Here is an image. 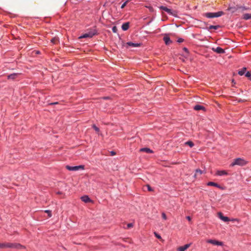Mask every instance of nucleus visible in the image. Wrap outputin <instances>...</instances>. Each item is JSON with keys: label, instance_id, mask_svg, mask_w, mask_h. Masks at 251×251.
Returning <instances> with one entry per match:
<instances>
[{"label": "nucleus", "instance_id": "58836bf2", "mask_svg": "<svg viewBox=\"0 0 251 251\" xmlns=\"http://www.w3.org/2000/svg\"><path fill=\"white\" fill-rule=\"evenodd\" d=\"M244 16H251V14H245L244 15Z\"/></svg>", "mask_w": 251, "mask_h": 251}, {"label": "nucleus", "instance_id": "6e6552de", "mask_svg": "<svg viewBox=\"0 0 251 251\" xmlns=\"http://www.w3.org/2000/svg\"><path fill=\"white\" fill-rule=\"evenodd\" d=\"M218 216L221 220L225 222H227L230 221L229 219L227 217L224 216L221 212L218 213Z\"/></svg>", "mask_w": 251, "mask_h": 251}, {"label": "nucleus", "instance_id": "20e7f679", "mask_svg": "<svg viewBox=\"0 0 251 251\" xmlns=\"http://www.w3.org/2000/svg\"><path fill=\"white\" fill-rule=\"evenodd\" d=\"M96 34V32L95 30L90 31L87 33L83 34L79 38H91Z\"/></svg>", "mask_w": 251, "mask_h": 251}, {"label": "nucleus", "instance_id": "c85d7f7f", "mask_svg": "<svg viewBox=\"0 0 251 251\" xmlns=\"http://www.w3.org/2000/svg\"><path fill=\"white\" fill-rule=\"evenodd\" d=\"M133 226V225L132 223H129L127 225V228H129L132 227Z\"/></svg>", "mask_w": 251, "mask_h": 251}, {"label": "nucleus", "instance_id": "393cba45", "mask_svg": "<svg viewBox=\"0 0 251 251\" xmlns=\"http://www.w3.org/2000/svg\"><path fill=\"white\" fill-rule=\"evenodd\" d=\"M245 76L251 80V72H247L245 74Z\"/></svg>", "mask_w": 251, "mask_h": 251}, {"label": "nucleus", "instance_id": "aec40b11", "mask_svg": "<svg viewBox=\"0 0 251 251\" xmlns=\"http://www.w3.org/2000/svg\"><path fill=\"white\" fill-rule=\"evenodd\" d=\"M59 41L58 37H55L51 39V42L53 44H57Z\"/></svg>", "mask_w": 251, "mask_h": 251}, {"label": "nucleus", "instance_id": "4be33fe9", "mask_svg": "<svg viewBox=\"0 0 251 251\" xmlns=\"http://www.w3.org/2000/svg\"><path fill=\"white\" fill-rule=\"evenodd\" d=\"M202 172H202V171L200 169H197V170H196V173H195V175H194V176H195V177H196V176H198V175H201V174H202Z\"/></svg>", "mask_w": 251, "mask_h": 251}, {"label": "nucleus", "instance_id": "a211bd4d", "mask_svg": "<svg viewBox=\"0 0 251 251\" xmlns=\"http://www.w3.org/2000/svg\"><path fill=\"white\" fill-rule=\"evenodd\" d=\"M141 151H145L147 153H152L153 151L147 148H142L140 149Z\"/></svg>", "mask_w": 251, "mask_h": 251}, {"label": "nucleus", "instance_id": "39448f33", "mask_svg": "<svg viewBox=\"0 0 251 251\" xmlns=\"http://www.w3.org/2000/svg\"><path fill=\"white\" fill-rule=\"evenodd\" d=\"M208 243H210L211 244L217 246H223V243L221 241H219L216 240L209 239L207 240L206 241Z\"/></svg>", "mask_w": 251, "mask_h": 251}, {"label": "nucleus", "instance_id": "f3484780", "mask_svg": "<svg viewBox=\"0 0 251 251\" xmlns=\"http://www.w3.org/2000/svg\"><path fill=\"white\" fill-rule=\"evenodd\" d=\"M207 185L217 187L218 188H221L220 186L216 183L213 182H209L207 183Z\"/></svg>", "mask_w": 251, "mask_h": 251}, {"label": "nucleus", "instance_id": "79ce46f5", "mask_svg": "<svg viewBox=\"0 0 251 251\" xmlns=\"http://www.w3.org/2000/svg\"><path fill=\"white\" fill-rule=\"evenodd\" d=\"M57 194H59V195H60V194H62V192H58L57 193Z\"/></svg>", "mask_w": 251, "mask_h": 251}, {"label": "nucleus", "instance_id": "6ab92c4d", "mask_svg": "<svg viewBox=\"0 0 251 251\" xmlns=\"http://www.w3.org/2000/svg\"><path fill=\"white\" fill-rule=\"evenodd\" d=\"M247 68L246 67L243 68L241 70L239 71L238 74L240 75H243L246 72Z\"/></svg>", "mask_w": 251, "mask_h": 251}, {"label": "nucleus", "instance_id": "72a5a7b5", "mask_svg": "<svg viewBox=\"0 0 251 251\" xmlns=\"http://www.w3.org/2000/svg\"><path fill=\"white\" fill-rule=\"evenodd\" d=\"M183 41V39L182 38H179L177 40V42L178 43H181Z\"/></svg>", "mask_w": 251, "mask_h": 251}, {"label": "nucleus", "instance_id": "2f4dec72", "mask_svg": "<svg viewBox=\"0 0 251 251\" xmlns=\"http://www.w3.org/2000/svg\"><path fill=\"white\" fill-rule=\"evenodd\" d=\"M162 218L164 220H166L167 219V216H166V214L164 213H162Z\"/></svg>", "mask_w": 251, "mask_h": 251}, {"label": "nucleus", "instance_id": "ddd939ff", "mask_svg": "<svg viewBox=\"0 0 251 251\" xmlns=\"http://www.w3.org/2000/svg\"><path fill=\"white\" fill-rule=\"evenodd\" d=\"M18 75H19L18 74L14 73V74L8 75L7 76V78H8V79H9L14 80L17 77V76Z\"/></svg>", "mask_w": 251, "mask_h": 251}, {"label": "nucleus", "instance_id": "cd10ccee", "mask_svg": "<svg viewBox=\"0 0 251 251\" xmlns=\"http://www.w3.org/2000/svg\"><path fill=\"white\" fill-rule=\"evenodd\" d=\"M45 212L48 214V216H49V217H51V211H50V210H46V211H45Z\"/></svg>", "mask_w": 251, "mask_h": 251}, {"label": "nucleus", "instance_id": "5701e85b", "mask_svg": "<svg viewBox=\"0 0 251 251\" xmlns=\"http://www.w3.org/2000/svg\"><path fill=\"white\" fill-rule=\"evenodd\" d=\"M185 144L188 145L191 148L193 147L194 145V143L191 141H189L185 142Z\"/></svg>", "mask_w": 251, "mask_h": 251}, {"label": "nucleus", "instance_id": "c9c22d12", "mask_svg": "<svg viewBox=\"0 0 251 251\" xmlns=\"http://www.w3.org/2000/svg\"><path fill=\"white\" fill-rule=\"evenodd\" d=\"M183 50L187 53H188V50L186 48H183Z\"/></svg>", "mask_w": 251, "mask_h": 251}, {"label": "nucleus", "instance_id": "e433bc0d", "mask_svg": "<svg viewBox=\"0 0 251 251\" xmlns=\"http://www.w3.org/2000/svg\"><path fill=\"white\" fill-rule=\"evenodd\" d=\"M186 219L189 221H191V218L190 216H187L186 217Z\"/></svg>", "mask_w": 251, "mask_h": 251}, {"label": "nucleus", "instance_id": "9d476101", "mask_svg": "<svg viewBox=\"0 0 251 251\" xmlns=\"http://www.w3.org/2000/svg\"><path fill=\"white\" fill-rule=\"evenodd\" d=\"M212 50L218 53H220V54H221V53H225V50H223V49H222L220 47H217L216 48H212Z\"/></svg>", "mask_w": 251, "mask_h": 251}, {"label": "nucleus", "instance_id": "9b49d317", "mask_svg": "<svg viewBox=\"0 0 251 251\" xmlns=\"http://www.w3.org/2000/svg\"><path fill=\"white\" fill-rule=\"evenodd\" d=\"M126 45L127 46H130V47H133V48L138 47L140 46V44L133 43H132L131 42H127L126 43Z\"/></svg>", "mask_w": 251, "mask_h": 251}, {"label": "nucleus", "instance_id": "7c9ffc66", "mask_svg": "<svg viewBox=\"0 0 251 251\" xmlns=\"http://www.w3.org/2000/svg\"><path fill=\"white\" fill-rule=\"evenodd\" d=\"M147 187L148 188V190L149 191H153L152 189L151 188V187L149 185H147Z\"/></svg>", "mask_w": 251, "mask_h": 251}, {"label": "nucleus", "instance_id": "7ed1b4c3", "mask_svg": "<svg viewBox=\"0 0 251 251\" xmlns=\"http://www.w3.org/2000/svg\"><path fill=\"white\" fill-rule=\"evenodd\" d=\"M66 168L67 170L69 171H76L79 169H84V166L83 165H79V166H70L69 165H67L66 166Z\"/></svg>", "mask_w": 251, "mask_h": 251}, {"label": "nucleus", "instance_id": "f03ea898", "mask_svg": "<svg viewBox=\"0 0 251 251\" xmlns=\"http://www.w3.org/2000/svg\"><path fill=\"white\" fill-rule=\"evenodd\" d=\"M5 248H15L17 249H25V247L19 243H6Z\"/></svg>", "mask_w": 251, "mask_h": 251}, {"label": "nucleus", "instance_id": "37998d69", "mask_svg": "<svg viewBox=\"0 0 251 251\" xmlns=\"http://www.w3.org/2000/svg\"><path fill=\"white\" fill-rule=\"evenodd\" d=\"M125 5H126V3H124V4L122 5V8H123V7L125 6Z\"/></svg>", "mask_w": 251, "mask_h": 251}, {"label": "nucleus", "instance_id": "f704fd0d", "mask_svg": "<svg viewBox=\"0 0 251 251\" xmlns=\"http://www.w3.org/2000/svg\"><path fill=\"white\" fill-rule=\"evenodd\" d=\"M251 18V17H244V19L245 20H248L250 19Z\"/></svg>", "mask_w": 251, "mask_h": 251}, {"label": "nucleus", "instance_id": "dca6fc26", "mask_svg": "<svg viewBox=\"0 0 251 251\" xmlns=\"http://www.w3.org/2000/svg\"><path fill=\"white\" fill-rule=\"evenodd\" d=\"M216 174L219 176H224L228 175L227 172L224 170L218 171L216 173Z\"/></svg>", "mask_w": 251, "mask_h": 251}, {"label": "nucleus", "instance_id": "0eeeda50", "mask_svg": "<svg viewBox=\"0 0 251 251\" xmlns=\"http://www.w3.org/2000/svg\"><path fill=\"white\" fill-rule=\"evenodd\" d=\"M160 9L162 10H164L166 12H167L170 15H176V14L173 13L172 11V10L170 9H169L167 7H165V6H161L160 7Z\"/></svg>", "mask_w": 251, "mask_h": 251}, {"label": "nucleus", "instance_id": "2eb2a0df", "mask_svg": "<svg viewBox=\"0 0 251 251\" xmlns=\"http://www.w3.org/2000/svg\"><path fill=\"white\" fill-rule=\"evenodd\" d=\"M81 199L83 201L86 203L90 202L91 201L90 198L87 196H82L81 198Z\"/></svg>", "mask_w": 251, "mask_h": 251}, {"label": "nucleus", "instance_id": "ea45409f", "mask_svg": "<svg viewBox=\"0 0 251 251\" xmlns=\"http://www.w3.org/2000/svg\"><path fill=\"white\" fill-rule=\"evenodd\" d=\"M233 9H234V8H230L229 9V10H232V12H234V11L233 10Z\"/></svg>", "mask_w": 251, "mask_h": 251}, {"label": "nucleus", "instance_id": "f257e3e1", "mask_svg": "<svg viewBox=\"0 0 251 251\" xmlns=\"http://www.w3.org/2000/svg\"><path fill=\"white\" fill-rule=\"evenodd\" d=\"M247 163V162L244 159L241 158H238L234 159V161L231 164L230 166H234L235 165H238L243 166L246 165Z\"/></svg>", "mask_w": 251, "mask_h": 251}, {"label": "nucleus", "instance_id": "4c0bfd02", "mask_svg": "<svg viewBox=\"0 0 251 251\" xmlns=\"http://www.w3.org/2000/svg\"><path fill=\"white\" fill-rule=\"evenodd\" d=\"M111 154L112 155H114L115 154V152L113 151H111Z\"/></svg>", "mask_w": 251, "mask_h": 251}, {"label": "nucleus", "instance_id": "c756f323", "mask_svg": "<svg viewBox=\"0 0 251 251\" xmlns=\"http://www.w3.org/2000/svg\"><path fill=\"white\" fill-rule=\"evenodd\" d=\"M154 235L156 236V237L158 239H161V236L160 235H159L158 234H157L156 232H154Z\"/></svg>", "mask_w": 251, "mask_h": 251}, {"label": "nucleus", "instance_id": "a878e982", "mask_svg": "<svg viewBox=\"0 0 251 251\" xmlns=\"http://www.w3.org/2000/svg\"><path fill=\"white\" fill-rule=\"evenodd\" d=\"M112 31L114 32V33H117V31H118V29H117V28L116 26H114L112 27Z\"/></svg>", "mask_w": 251, "mask_h": 251}, {"label": "nucleus", "instance_id": "412c9836", "mask_svg": "<svg viewBox=\"0 0 251 251\" xmlns=\"http://www.w3.org/2000/svg\"><path fill=\"white\" fill-rule=\"evenodd\" d=\"M204 108L200 105H196L194 106V109L196 110H200L201 109H203Z\"/></svg>", "mask_w": 251, "mask_h": 251}, {"label": "nucleus", "instance_id": "a19ab883", "mask_svg": "<svg viewBox=\"0 0 251 251\" xmlns=\"http://www.w3.org/2000/svg\"><path fill=\"white\" fill-rule=\"evenodd\" d=\"M58 103V102H54V103H51V104H57Z\"/></svg>", "mask_w": 251, "mask_h": 251}, {"label": "nucleus", "instance_id": "bb28decb", "mask_svg": "<svg viewBox=\"0 0 251 251\" xmlns=\"http://www.w3.org/2000/svg\"><path fill=\"white\" fill-rule=\"evenodd\" d=\"M93 127L97 132H99L100 131L99 128L98 127H97L95 125H93Z\"/></svg>", "mask_w": 251, "mask_h": 251}, {"label": "nucleus", "instance_id": "473e14b6", "mask_svg": "<svg viewBox=\"0 0 251 251\" xmlns=\"http://www.w3.org/2000/svg\"><path fill=\"white\" fill-rule=\"evenodd\" d=\"M5 248V244L0 243V248Z\"/></svg>", "mask_w": 251, "mask_h": 251}, {"label": "nucleus", "instance_id": "4468645a", "mask_svg": "<svg viewBox=\"0 0 251 251\" xmlns=\"http://www.w3.org/2000/svg\"><path fill=\"white\" fill-rule=\"evenodd\" d=\"M129 23L128 22L125 23L122 26V28L123 30L126 31L129 28Z\"/></svg>", "mask_w": 251, "mask_h": 251}, {"label": "nucleus", "instance_id": "b1692460", "mask_svg": "<svg viewBox=\"0 0 251 251\" xmlns=\"http://www.w3.org/2000/svg\"><path fill=\"white\" fill-rule=\"evenodd\" d=\"M220 26L219 25H210L208 27L209 30L211 29H217Z\"/></svg>", "mask_w": 251, "mask_h": 251}, {"label": "nucleus", "instance_id": "1a4fd4ad", "mask_svg": "<svg viewBox=\"0 0 251 251\" xmlns=\"http://www.w3.org/2000/svg\"><path fill=\"white\" fill-rule=\"evenodd\" d=\"M190 244H187L177 249V251H185L190 246Z\"/></svg>", "mask_w": 251, "mask_h": 251}, {"label": "nucleus", "instance_id": "f8f14e48", "mask_svg": "<svg viewBox=\"0 0 251 251\" xmlns=\"http://www.w3.org/2000/svg\"><path fill=\"white\" fill-rule=\"evenodd\" d=\"M163 40H164L166 45H168L172 43V41H171L170 37L168 36H164L163 38Z\"/></svg>", "mask_w": 251, "mask_h": 251}, {"label": "nucleus", "instance_id": "423d86ee", "mask_svg": "<svg viewBox=\"0 0 251 251\" xmlns=\"http://www.w3.org/2000/svg\"><path fill=\"white\" fill-rule=\"evenodd\" d=\"M223 14H225L223 11H219L218 12H208L205 14V16H222Z\"/></svg>", "mask_w": 251, "mask_h": 251}]
</instances>
